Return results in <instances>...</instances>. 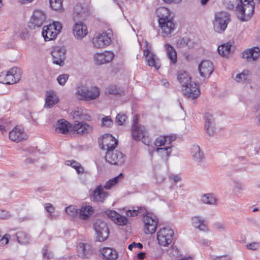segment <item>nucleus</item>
<instances>
[{
	"mask_svg": "<svg viewBox=\"0 0 260 260\" xmlns=\"http://www.w3.org/2000/svg\"><path fill=\"white\" fill-rule=\"evenodd\" d=\"M144 210L145 209L142 207L139 208L138 209H133L131 210V217L132 216H136L140 214H142L143 215L144 214Z\"/></svg>",
	"mask_w": 260,
	"mask_h": 260,
	"instance_id": "6e6d98bb",
	"label": "nucleus"
},
{
	"mask_svg": "<svg viewBox=\"0 0 260 260\" xmlns=\"http://www.w3.org/2000/svg\"><path fill=\"white\" fill-rule=\"evenodd\" d=\"M103 258L105 260H116L118 257L117 251L109 247H104L101 250Z\"/></svg>",
	"mask_w": 260,
	"mask_h": 260,
	"instance_id": "c756f323",
	"label": "nucleus"
},
{
	"mask_svg": "<svg viewBox=\"0 0 260 260\" xmlns=\"http://www.w3.org/2000/svg\"><path fill=\"white\" fill-rule=\"evenodd\" d=\"M159 26L161 30V34L164 37L168 36L174 30L175 28L173 18L159 22Z\"/></svg>",
	"mask_w": 260,
	"mask_h": 260,
	"instance_id": "412c9836",
	"label": "nucleus"
},
{
	"mask_svg": "<svg viewBox=\"0 0 260 260\" xmlns=\"http://www.w3.org/2000/svg\"><path fill=\"white\" fill-rule=\"evenodd\" d=\"M67 165L71 166L73 168L76 170L78 174H83L84 171V168L80 163L75 160H68Z\"/></svg>",
	"mask_w": 260,
	"mask_h": 260,
	"instance_id": "a18cd8bd",
	"label": "nucleus"
},
{
	"mask_svg": "<svg viewBox=\"0 0 260 260\" xmlns=\"http://www.w3.org/2000/svg\"><path fill=\"white\" fill-rule=\"evenodd\" d=\"M45 209L50 215L54 211V207L50 203H46L45 204Z\"/></svg>",
	"mask_w": 260,
	"mask_h": 260,
	"instance_id": "bf43d9fd",
	"label": "nucleus"
},
{
	"mask_svg": "<svg viewBox=\"0 0 260 260\" xmlns=\"http://www.w3.org/2000/svg\"><path fill=\"white\" fill-rule=\"evenodd\" d=\"M155 14L158 18V23L173 18L169 9L164 7L157 9Z\"/></svg>",
	"mask_w": 260,
	"mask_h": 260,
	"instance_id": "c85d7f7f",
	"label": "nucleus"
},
{
	"mask_svg": "<svg viewBox=\"0 0 260 260\" xmlns=\"http://www.w3.org/2000/svg\"><path fill=\"white\" fill-rule=\"evenodd\" d=\"M231 46L232 45L230 42L219 46L218 47V53L221 56L228 57L230 53Z\"/></svg>",
	"mask_w": 260,
	"mask_h": 260,
	"instance_id": "a19ab883",
	"label": "nucleus"
},
{
	"mask_svg": "<svg viewBox=\"0 0 260 260\" xmlns=\"http://www.w3.org/2000/svg\"><path fill=\"white\" fill-rule=\"evenodd\" d=\"M229 21L230 17L227 13L220 12L216 13L213 22L214 29L218 33L223 32L226 28Z\"/></svg>",
	"mask_w": 260,
	"mask_h": 260,
	"instance_id": "20e7f679",
	"label": "nucleus"
},
{
	"mask_svg": "<svg viewBox=\"0 0 260 260\" xmlns=\"http://www.w3.org/2000/svg\"><path fill=\"white\" fill-rule=\"evenodd\" d=\"M177 79L182 86V88L191 82V77L187 72L184 71H180L178 72Z\"/></svg>",
	"mask_w": 260,
	"mask_h": 260,
	"instance_id": "2f4dec72",
	"label": "nucleus"
},
{
	"mask_svg": "<svg viewBox=\"0 0 260 260\" xmlns=\"http://www.w3.org/2000/svg\"><path fill=\"white\" fill-rule=\"evenodd\" d=\"M43 257L47 259H50L51 258V253H48L47 252V250H45V252L43 253Z\"/></svg>",
	"mask_w": 260,
	"mask_h": 260,
	"instance_id": "338daca9",
	"label": "nucleus"
},
{
	"mask_svg": "<svg viewBox=\"0 0 260 260\" xmlns=\"http://www.w3.org/2000/svg\"><path fill=\"white\" fill-rule=\"evenodd\" d=\"M69 75L68 74H62L59 75L57 78V80L58 83L60 85H64L67 81L68 80Z\"/></svg>",
	"mask_w": 260,
	"mask_h": 260,
	"instance_id": "864d4df0",
	"label": "nucleus"
},
{
	"mask_svg": "<svg viewBox=\"0 0 260 260\" xmlns=\"http://www.w3.org/2000/svg\"><path fill=\"white\" fill-rule=\"evenodd\" d=\"M20 78L19 70L17 68H13L7 73H2L0 74V82L5 84H13L18 82Z\"/></svg>",
	"mask_w": 260,
	"mask_h": 260,
	"instance_id": "1a4fd4ad",
	"label": "nucleus"
},
{
	"mask_svg": "<svg viewBox=\"0 0 260 260\" xmlns=\"http://www.w3.org/2000/svg\"><path fill=\"white\" fill-rule=\"evenodd\" d=\"M213 228L220 232H226L227 226L223 222H216L213 224Z\"/></svg>",
	"mask_w": 260,
	"mask_h": 260,
	"instance_id": "3c124183",
	"label": "nucleus"
},
{
	"mask_svg": "<svg viewBox=\"0 0 260 260\" xmlns=\"http://www.w3.org/2000/svg\"><path fill=\"white\" fill-rule=\"evenodd\" d=\"M73 34L77 39H82L87 34V27L82 22L79 21L75 23L73 26Z\"/></svg>",
	"mask_w": 260,
	"mask_h": 260,
	"instance_id": "393cba45",
	"label": "nucleus"
},
{
	"mask_svg": "<svg viewBox=\"0 0 260 260\" xmlns=\"http://www.w3.org/2000/svg\"><path fill=\"white\" fill-rule=\"evenodd\" d=\"M78 255L83 258H88L92 254V249L88 244L80 243L77 246Z\"/></svg>",
	"mask_w": 260,
	"mask_h": 260,
	"instance_id": "5701e85b",
	"label": "nucleus"
},
{
	"mask_svg": "<svg viewBox=\"0 0 260 260\" xmlns=\"http://www.w3.org/2000/svg\"><path fill=\"white\" fill-rule=\"evenodd\" d=\"M19 243L25 244L28 242L29 237L28 235L24 232L19 231L16 235Z\"/></svg>",
	"mask_w": 260,
	"mask_h": 260,
	"instance_id": "49530a36",
	"label": "nucleus"
},
{
	"mask_svg": "<svg viewBox=\"0 0 260 260\" xmlns=\"http://www.w3.org/2000/svg\"><path fill=\"white\" fill-rule=\"evenodd\" d=\"M102 122V126L111 127L113 125V121L109 116L103 118Z\"/></svg>",
	"mask_w": 260,
	"mask_h": 260,
	"instance_id": "603ef678",
	"label": "nucleus"
},
{
	"mask_svg": "<svg viewBox=\"0 0 260 260\" xmlns=\"http://www.w3.org/2000/svg\"><path fill=\"white\" fill-rule=\"evenodd\" d=\"M170 179L173 180V181L175 183H177V182L181 181V177L179 175H173L171 176L170 177Z\"/></svg>",
	"mask_w": 260,
	"mask_h": 260,
	"instance_id": "e2e57ef3",
	"label": "nucleus"
},
{
	"mask_svg": "<svg viewBox=\"0 0 260 260\" xmlns=\"http://www.w3.org/2000/svg\"><path fill=\"white\" fill-rule=\"evenodd\" d=\"M260 55V49L258 47L253 48L245 50L242 53V57L247 61H252L256 60Z\"/></svg>",
	"mask_w": 260,
	"mask_h": 260,
	"instance_id": "b1692460",
	"label": "nucleus"
},
{
	"mask_svg": "<svg viewBox=\"0 0 260 260\" xmlns=\"http://www.w3.org/2000/svg\"><path fill=\"white\" fill-rule=\"evenodd\" d=\"M238 83H247L249 80V72L247 70H244L242 73L238 74L234 78Z\"/></svg>",
	"mask_w": 260,
	"mask_h": 260,
	"instance_id": "ea45409f",
	"label": "nucleus"
},
{
	"mask_svg": "<svg viewBox=\"0 0 260 260\" xmlns=\"http://www.w3.org/2000/svg\"><path fill=\"white\" fill-rule=\"evenodd\" d=\"M66 50L62 47L56 46L51 51L52 62L60 67L63 66L66 59Z\"/></svg>",
	"mask_w": 260,
	"mask_h": 260,
	"instance_id": "f8f14e48",
	"label": "nucleus"
},
{
	"mask_svg": "<svg viewBox=\"0 0 260 260\" xmlns=\"http://www.w3.org/2000/svg\"><path fill=\"white\" fill-rule=\"evenodd\" d=\"M72 130L76 131L77 134H85L91 131V127L86 123L75 121Z\"/></svg>",
	"mask_w": 260,
	"mask_h": 260,
	"instance_id": "bb28decb",
	"label": "nucleus"
},
{
	"mask_svg": "<svg viewBox=\"0 0 260 260\" xmlns=\"http://www.w3.org/2000/svg\"><path fill=\"white\" fill-rule=\"evenodd\" d=\"M190 152L192 156V158L195 161L201 162L203 160L204 154L199 146L195 145L192 146Z\"/></svg>",
	"mask_w": 260,
	"mask_h": 260,
	"instance_id": "473e14b6",
	"label": "nucleus"
},
{
	"mask_svg": "<svg viewBox=\"0 0 260 260\" xmlns=\"http://www.w3.org/2000/svg\"><path fill=\"white\" fill-rule=\"evenodd\" d=\"M46 19V15L42 11L36 10L34 12L28 23V27L35 29L41 26Z\"/></svg>",
	"mask_w": 260,
	"mask_h": 260,
	"instance_id": "9b49d317",
	"label": "nucleus"
},
{
	"mask_svg": "<svg viewBox=\"0 0 260 260\" xmlns=\"http://www.w3.org/2000/svg\"><path fill=\"white\" fill-rule=\"evenodd\" d=\"M51 8L55 10L59 11L62 8V2L61 0H50Z\"/></svg>",
	"mask_w": 260,
	"mask_h": 260,
	"instance_id": "8fccbe9b",
	"label": "nucleus"
},
{
	"mask_svg": "<svg viewBox=\"0 0 260 260\" xmlns=\"http://www.w3.org/2000/svg\"><path fill=\"white\" fill-rule=\"evenodd\" d=\"M62 28V24L59 22H53L52 24L44 26L42 36L45 41H49L56 38Z\"/></svg>",
	"mask_w": 260,
	"mask_h": 260,
	"instance_id": "7ed1b4c3",
	"label": "nucleus"
},
{
	"mask_svg": "<svg viewBox=\"0 0 260 260\" xmlns=\"http://www.w3.org/2000/svg\"><path fill=\"white\" fill-rule=\"evenodd\" d=\"M105 214L118 225H124L127 222V218L126 217L121 215L114 210H107L105 211Z\"/></svg>",
	"mask_w": 260,
	"mask_h": 260,
	"instance_id": "2eb2a0df",
	"label": "nucleus"
},
{
	"mask_svg": "<svg viewBox=\"0 0 260 260\" xmlns=\"http://www.w3.org/2000/svg\"><path fill=\"white\" fill-rule=\"evenodd\" d=\"M205 129L209 136H213L215 133V119L213 115L209 112L205 115Z\"/></svg>",
	"mask_w": 260,
	"mask_h": 260,
	"instance_id": "a211bd4d",
	"label": "nucleus"
},
{
	"mask_svg": "<svg viewBox=\"0 0 260 260\" xmlns=\"http://www.w3.org/2000/svg\"><path fill=\"white\" fill-rule=\"evenodd\" d=\"M201 201L203 203L209 205H216L217 199L213 193H206L201 197Z\"/></svg>",
	"mask_w": 260,
	"mask_h": 260,
	"instance_id": "4c0bfd02",
	"label": "nucleus"
},
{
	"mask_svg": "<svg viewBox=\"0 0 260 260\" xmlns=\"http://www.w3.org/2000/svg\"><path fill=\"white\" fill-rule=\"evenodd\" d=\"M26 138V135L24 131L17 127H15L9 132V138L12 141L19 142Z\"/></svg>",
	"mask_w": 260,
	"mask_h": 260,
	"instance_id": "a878e982",
	"label": "nucleus"
},
{
	"mask_svg": "<svg viewBox=\"0 0 260 260\" xmlns=\"http://www.w3.org/2000/svg\"><path fill=\"white\" fill-rule=\"evenodd\" d=\"M175 139L176 137L174 136H159L156 139L154 144L157 147L169 146Z\"/></svg>",
	"mask_w": 260,
	"mask_h": 260,
	"instance_id": "7c9ffc66",
	"label": "nucleus"
},
{
	"mask_svg": "<svg viewBox=\"0 0 260 260\" xmlns=\"http://www.w3.org/2000/svg\"><path fill=\"white\" fill-rule=\"evenodd\" d=\"M138 116L135 115L133 118V125L131 129L133 138L136 140H142L144 144L149 145L151 143V139L146 135L147 132L143 126L138 123Z\"/></svg>",
	"mask_w": 260,
	"mask_h": 260,
	"instance_id": "f03ea898",
	"label": "nucleus"
},
{
	"mask_svg": "<svg viewBox=\"0 0 260 260\" xmlns=\"http://www.w3.org/2000/svg\"><path fill=\"white\" fill-rule=\"evenodd\" d=\"M259 243L257 242H252L251 243H248L246 245L247 248L252 250H256L259 248Z\"/></svg>",
	"mask_w": 260,
	"mask_h": 260,
	"instance_id": "4d7b16f0",
	"label": "nucleus"
},
{
	"mask_svg": "<svg viewBox=\"0 0 260 260\" xmlns=\"http://www.w3.org/2000/svg\"><path fill=\"white\" fill-rule=\"evenodd\" d=\"M35 162V160L31 158H28L25 159V162L26 164H33Z\"/></svg>",
	"mask_w": 260,
	"mask_h": 260,
	"instance_id": "774afa93",
	"label": "nucleus"
},
{
	"mask_svg": "<svg viewBox=\"0 0 260 260\" xmlns=\"http://www.w3.org/2000/svg\"><path fill=\"white\" fill-rule=\"evenodd\" d=\"M114 54L111 51H105L101 53H96L94 55V61L96 64L101 65L112 60Z\"/></svg>",
	"mask_w": 260,
	"mask_h": 260,
	"instance_id": "4be33fe9",
	"label": "nucleus"
},
{
	"mask_svg": "<svg viewBox=\"0 0 260 260\" xmlns=\"http://www.w3.org/2000/svg\"><path fill=\"white\" fill-rule=\"evenodd\" d=\"M118 144V140L113 136L109 134L103 135V140L100 146L101 148L104 150H110L115 149Z\"/></svg>",
	"mask_w": 260,
	"mask_h": 260,
	"instance_id": "ddd939ff",
	"label": "nucleus"
},
{
	"mask_svg": "<svg viewBox=\"0 0 260 260\" xmlns=\"http://www.w3.org/2000/svg\"><path fill=\"white\" fill-rule=\"evenodd\" d=\"M59 101L58 97L53 91L47 92L45 107L50 108Z\"/></svg>",
	"mask_w": 260,
	"mask_h": 260,
	"instance_id": "72a5a7b5",
	"label": "nucleus"
},
{
	"mask_svg": "<svg viewBox=\"0 0 260 260\" xmlns=\"http://www.w3.org/2000/svg\"><path fill=\"white\" fill-rule=\"evenodd\" d=\"M83 8L80 4H77L74 10L73 19L75 21L79 19H81L83 16Z\"/></svg>",
	"mask_w": 260,
	"mask_h": 260,
	"instance_id": "37998d69",
	"label": "nucleus"
},
{
	"mask_svg": "<svg viewBox=\"0 0 260 260\" xmlns=\"http://www.w3.org/2000/svg\"><path fill=\"white\" fill-rule=\"evenodd\" d=\"M9 242V239L4 236L0 240V245H5Z\"/></svg>",
	"mask_w": 260,
	"mask_h": 260,
	"instance_id": "0e129e2a",
	"label": "nucleus"
},
{
	"mask_svg": "<svg viewBox=\"0 0 260 260\" xmlns=\"http://www.w3.org/2000/svg\"><path fill=\"white\" fill-rule=\"evenodd\" d=\"M165 47L168 57L172 63H175L177 61V53L175 49L169 44H166Z\"/></svg>",
	"mask_w": 260,
	"mask_h": 260,
	"instance_id": "58836bf2",
	"label": "nucleus"
},
{
	"mask_svg": "<svg viewBox=\"0 0 260 260\" xmlns=\"http://www.w3.org/2000/svg\"><path fill=\"white\" fill-rule=\"evenodd\" d=\"M224 5L229 9H235L238 18L242 21L249 19L254 12L253 0H224Z\"/></svg>",
	"mask_w": 260,
	"mask_h": 260,
	"instance_id": "f257e3e1",
	"label": "nucleus"
},
{
	"mask_svg": "<svg viewBox=\"0 0 260 260\" xmlns=\"http://www.w3.org/2000/svg\"><path fill=\"white\" fill-rule=\"evenodd\" d=\"M155 150L163 159L167 161L172 152V146L169 145L165 147H158Z\"/></svg>",
	"mask_w": 260,
	"mask_h": 260,
	"instance_id": "f704fd0d",
	"label": "nucleus"
},
{
	"mask_svg": "<svg viewBox=\"0 0 260 260\" xmlns=\"http://www.w3.org/2000/svg\"><path fill=\"white\" fill-rule=\"evenodd\" d=\"M105 160L111 165H121L125 161V156L121 152L117 150L109 149L106 153Z\"/></svg>",
	"mask_w": 260,
	"mask_h": 260,
	"instance_id": "9d476101",
	"label": "nucleus"
},
{
	"mask_svg": "<svg viewBox=\"0 0 260 260\" xmlns=\"http://www.w3.org/2000/svg\"><path fill=\"white\" fill-rule=\"evenodd\" d=\"M174 235V231L168 228L160 229L157 233L158 244L162 246H168L172 242Z\"/></svg>",
	"mask_w": 260,
	"mask_h": 260,
	"instance_id": "6e6552de",
	"label": "nucleus"
},
{
	"mask_svg": "<svg viewBox=\"0 0 260 260\" xmlns=\"http://www.w3.org/2000/svg\"><path fill=\"white\" fill-rule=\"evenodd\" d=\"M100 95L99 89L96 87H91L90 89H88L87 92V101H89L96 99Z\"/></svg>",
	"mask_w": 260,
	"mask_h": 260,
	"instance_id": "79ce46f5",
	"label": "nucleus"
},
{
	"mask_svg": "<svg viewBox=\"0 0 260 260\" xmlns=\"http://www.w3.org/2000/svg\"><path fill=\"white\" fill-rule=\"evenodd\" d=\"M11 217V215L9 212L3 210H0V218L5 219Z\"/></svg>",
	"mask_w": 260,
	"mask_h": 260,
	"instance_id": "13d9d810",
	"label": "nucleus"
},
{
	"mask_svg": "<svg viewBox=\"0 0 260 260\" xmlns=\"http://www.w3.org/2000/svg\"><path fill=\"white\" fill-rule=\"evenodd\" d=\"M214 70L212 62L209 60H203L199 66L200 75L204 78H209Z\"/></svg>",
	"mask_w": 260,
	"mask_h": 260,
	"instance_id": "6ab92c4d",
	"label": "nucleus"
},
{
	"mask_svg": "<svg viewBox=\"0 0 260 260\" xmlns=\"http://www.w3.org/2000/svg\"><path fill=\"white\" fill-rule=\"evenodd\" d=\"M126 118V115L118 114L116 118V121L118 125H121L125 121Z\"/></svg>",
	"mask_w": 260,
	"mask_h": 260,
	"instance_id": "5fc2aeb1",
	"label": "nucleus"
},
{
	"mask_svg": "<svg viewBox=\"0 0 260 260\" xmlns=\"http://www.w3.org/2000/svg\"><path fill=\"white\" fill-rule=\"evenodd\" d=\"M121 92L120 89L116 85H110L108 86L105 90V94L107 95L109 94H118Z\"/></svg>",
	"mask_w": 260,
	"mask_h": 260,
	"instance_id": "de8ad7c7",
	"label": "nucleus"
},
{
	"mask_svg": "<svg viewBox=\"0 0 260 260\" xmlns=\"http://www.w3.org/2000/svg\"><path fill=\"white\" fill-rule=\"evenodd\" d=\"M144 231L146 234H152L156 231L158 220L157 217L150 213H145L143 218Z\"/></svg>",
	"mask_w": 260,
	"mask_h": 260,
	"instance_id": "423d86ee",
	"label": "nucleus"
},
{
	"mask_svg": "<svg viewBox=\"0 0 260 260\" xmlns=\"http://www.w3.org/2000/svg\"><path fill=\"white\" fill-rule=\"evenodd\" d=\"M72 128L71 124L64 119L58 120L56 124V132L58 133L67 134Z\"/></svg>",
	"mask_w": 260,
	"mask_h": 260,
	"instance_id": "cd10ccee",
	"label": "nucleus"
},
{
	"mask_svg": "<svg viewBox=\"0 0 260 260\" xmlns=\"http://www.w3.org/2000/svg\"><path fill=\"white\" fill-rule=\"evenodd\" d=\"M92 212L93 209L91 206H82L79 209L78 217L81 219L86 220Z\"/></svg>",
	"mask_w": 260,
	"mask_h": 260,
	"instance_id": "e433bc0d",
	"label": "nucleus"
},
{
	"mask_svg": "<svg viewBox=\"0 0 260 260\" xmlns=\"http://www.w3.org/2000/svg\"><path fill=\"white\" fill-rule=\"evenodd\" d=\"M184 95L190 99H195L197 98L200 93V91L197 85L193 82H191L182 88Z\"/></svg>",
	"mask_w": 260,
	"mask_h": 260,
	"instance_id": "f3484780",
	"label": "nucleus"
},
{
	"mask_svg": "<svg viewBox=\"0 0 260 260\" xmlns=\"http://www.w3.org/2000/svg\"><path fill=\"white\" fill-rule=\"evenodd\" d=\"M88 88L84 85H81L78 87L77 89L76 93L80 96V99L84 101H86L87 99V92H88Z\"/></svg>",
	"mask_w": 260,
	"mask_h": 260,
	"instance_id": "c03bdc74",
	"label": "nucleus"
},
{
	"mask_svg": "<svg viewBox=\"0 0 260 260\" xmlns=\"http://www.w3.org/2000/svg\"><path fill=\"white\" fill-rule=\"evenodd\" d=\"M137 256L139 259H143L145 257V253L141 252L137 254Z\"/></svg>",
	"mask_w": 260,
	"mask_h": 260,
	"instance_id": "69168bd1",
	"label": "nucleus"
},
{
	"mask_svg": "<svg viewBox=\"0 0 260 260\" xmlns=\"http://www.w3.org/2000/svg\"><path fill=\"white\" fill-rule=\"evenodd\" d=\"M96 233V240L99 242L105 241L109 237V230L107 224L101 219L97 220L93 224Z\"/></svg>",
	"mask_w": 260,
	"mask_h": 260,
	"instance_id": "0eeeda50",
	"label": "nucleus"
},
{
	"mask_svg": "<svg viewBox=\"0 0 260 260\" xmlns=\"http://www.w3.org/2000/svg\"><path fill=\"white\" fill-rule=\"evenodd\" d=\"M192 225L196 229L203 232H209V229L205 218L201 216H194L191 219Z\"/></svg>",
	"mask_w": 260,
	"mask_h": 260,
	"instance_id": "dca6fc26",
	"label": "nucleus"
},
{
	"mask_svg": "<svg viewBox=\"0 0 260 260\" xmlns=\"http://www.w3.org/2000/svg\"><path fill=\"white\" fill-rule=\"evenodd\" d=\"M143 247V246L142 243H136L135 242L131 243V250L133 248H137L139 249H142Z\"/></svg>",
	"mask_w": 260,
	"mask_h": 260,
	"instance_id": "680f3d73",
	"label": "nucleus"
},
{
	"mask_svg": "<svg viewBox=\"0 0 260 260\" xmlns=\"http://www.w3.org/2000/svg\"><path fill=\"white\" fill-rule=\"evenodd\" d=\"M111 32H103L99 37L94 38L92 43L94 47L99 48H104L109 45L111 42Z\"/></svg>",
	"mask_w": 260,
	"mask_h": 260,
	"instance_id": "4468645a",
	"label": "nucleus"
},
{
	"mask_svg": "<svg viewBox=\"0 0 260 260\" xmlns=\"http://www.w3.org/2000/svg\"><path fill=\"white\" fill-rule=\"evenodd\" d=\"M66 213L72 217H76L78 216L79 209H77L74 206H69L66 208Z\"/></svg>",
	"mask_w": 260,
	"mask_h": 260,
	"instance_id": "09e8293b",
	"label": "nucleus"
},
{
	"mask_svg": "<svg viewBox=\"0 0 260 260\" xmlns=\"http://www.w3.org/2000/svg\"><path fill=\"white\" fill-rule=\"evenodd\" d=\"M143 55L145 57V60L147 65L153 67L156 70L160 67V62L159 59L152 51L151 45L147 42H145V46L143 49Z\"/></svg>",
	"mask_w": 260,
	"mask_h": 260,
	"instance_id": "39448f33",
	"label": "nucleus"
},
{
	"mask_svg": "<svg viewBox=\"0 0 260 260\" xmlns=\"http://www.w3.org/2000/svg\"><path fill=\"white\" fill-rule=\"evenodd\" d=\"M123 174L122 173H120L118 176L108 180L106 183L104 187L106 189H112L113 187L117 186L119 182L123 180Z\"/></svg>",
	"mask_w": 260,
	"mask_h": 260,
	"instance_id": "c9c22d12",
	"label": "nucleus"
},
{
	"mask_svg": "<svg viewBox=\"0 0 260 260\" xmlns=\"http://www.w3.org/2000/svg\"><path fill=\"white\" fill-rule=\"evenodd\" d=\"M104 188L102 185L98 186L90 195L91 200L94 202L103 203L108 196V193L104 191Z\"/></svg>",
	"mask_w": 260,
	"mask_h": 260,
	"instance_id": "aec40b11",
	"label": "nucleus"
},
{
	"mask_svg": "<svg viewBox=\"0 0 260 260\" xmlns=\"http://www.w3.org/2000/svg\"><path fill=\"white\" fill-rule=\"evenodd\" d=\"M234 189L235 191L240 193L241 190L244 189V187L241 183L236 182Z\"/></svg>",
	"mask_w": 260,
	"mask_h": 260,
	"instance_id": "052dcab7",
	"label": "nucleus"
}]
</instances>
